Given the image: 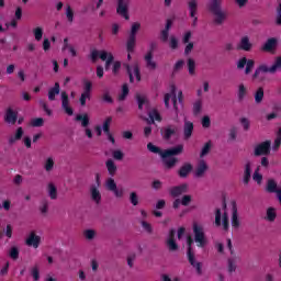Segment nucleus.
Wrapping results in <instances>:
<instances>
[{"mask_svg":"<svg viewBox=\"0 0 281 281\" xmlns=\"http://www.w3.org/2000/svg\"><path fill=\"white\" fill-rule=\"evenodd\" d=\"M229 216H232L231 223L235 228L240 227V220L238 218V209L236 202L224 203L221 209L215 212V225L222 229H229Z\"/></svg>","mask_w":281,"mask_h":281,"instance_id":"1","label":"nucleus"},{"mask_svg":"<svg viewBox=\"0 0 281 281\" xmlns=\"http://www.w3.org/2000/svg\"><path fill=\"white\" fill-rule=\"evenodd\" d=\"M147 148L150 153L160 155L165 166H167L168 168H173V166L177 164V158L175 156L181 155L183 153V145H177L176 147L162 151L161 149H159V147L149 143L147 145Z\"/></svg>","mask_w":281,"mask_h":281,"instance_id":"2","label":"nucleus"},{"mask_svg":"<svg viewBox=\"0 0 281 281\" xmlns=\"http://www.w3.org/2000/svg\"><path fill=\"white\" fill-rule=\"evenodd\" d=\"M183 238H186V243L188 245V251H187L188 260H189L191 267H193V269H195L196 273H199V276H201L203 273V263H201V261H199V259H196V255L194 254V250L192 249V244L194 243V240L192 239V237L190 235H186V228L180 227L178 229V239L183 240Z\"/></svg>","mask_w":281,"mask_h":281,"instance_id":"3","label":"nucleus"},{"mask_svg":"<svg viewBox=\"0 0 281 281\" xmlns=\"http://www.w3.org/2000/svg\"><path fill=\"white\" fill-rule=\"evenodd\" d=\"M90 56L93 63H95L98 58H100L101 60H105L106 71H109V69H111L112 67V74H114V76H117V74H120V69H122V63L113 61V54L106 50H92Z\"/></svg>","mask_w":281,"mask_h":281,"instance_id":"4","label":"nucleus"},{"mask_svg":"<svg viewBox=\"0 0 281 281\" xmlns=\"http://www.w3.org/2000/svg\"><path fill=\"white\" fill-rule=\"evenodd\" d=\"M170 93H166L164 98L166 109H170V100L173 104V110L176 114L179 113V104L182 106L183 104V91L179 90L177 93V86L175 83L169 86Z\"/></svg>","mask_w":281,"mask_h":281,"instance_id":"5","label":"nucleus"},{"mask_svg":"<svg viewBox=\"0 0 281 281\" xmlns=\"http://www.w3.org/2000/svg\"><path fill=\"white\" fill-rule=\"evenodd\" d=\"M193 234L196 247H199L200 249H205L210 244V240H207V236H205V232L203 231V224L194 223Z\"/></svg>","mask_w":281,"mask_h":281,"instance_id":"6","label":"nucleus"},{"mask_svg":"<svg viewBox=\"0 0 281 281\" xmlns=\"http://www.w3.org/2000/svg\"><path fill=\"white\" fill-rule=\"evenodd\" d=\"M210 10L214 16V22L217 25H222L227 20V11L221 8V4L214 2L211 4Z\"/></svg>","mask_w":281,"mask_h":281,"instance_id":"7","label":"nucleus"},{"mask_svg":"<svg viewBox=\"0 0 281 281\" xmlns=\"http://www.w3.org/2000/svg\"><path fill=\"white\" fill-rule=\"evenodd\" d=\"M95 182L97 184L91 186L90 188V194H91V199L94 203H97V205H99L100 201H102V193H100V173L95 175Z\"/></svg>","mask_w":281,"mask_h":281,"instance_id":"8","label":"nucleus"},{"mask_svg":"<svg viewBox=\"0 0 281 281\" xmlns=\"http://www.w3.org/2000/svg\"><path fill=\"white\" fill-rule=\"evenodd\" d=\"M61 52L66 55L69 56L70 58H76L78 56V46L74 45L69 42V38H64V44L61 47Z\"/></svg>","mask_w":281,"mask_h":281,"instance_id":"9","label":"nucleus"},{"mask_svg":"<svg viewBox=\"0 0 281 281\" xmlns=\"http://www.w3.org/2000/svg\"><path fill=\"white\" fill-rule=\"evenodd\" d=\"M256 65V61L254 59H247V57H241L237 60V69H245V74L249 75L251 74L254 67Z\"/></svg>","mask_w":281,"mask_h":281,"instance_id":"10","label":"nucleus"},{"mask_svg":"<svg viewBox=\"0 0 281 281\" xmlns=\"http://www.w3.org/2000/svg\"><path fill=\"white\" fill-rule=\"evenodd\" d=\"M105 188L110 192H113L114 196H116L119 199L124 196V190L117 189V183H115V180L113 178H109L105 181Z\"/></svg>","mask_w":281,"mask_h":281,"instance_id":"11","label":"nucleus"},{"mask_svg":"<svg viewBox=\"0 0 281 281\" xmlns=\"http://www.w3.org/2000/svg\"><path fill=\"white\" fill-rule=\"evenodd\" d=\"M127 74L131 82H139V80H142V75H139V66H137V64L127 66Z\"/></svg>","mask_w":281,"mask_h":281,"instance_id":"12","label":"nucleus"},{"mask_svg":"<svg viewBox=\"0 0 281 281\" xmlns=\"http://www.w3.org/2000/svg\"><path fill=\"white\" fill-rule=\"evenodd\" d=\"M116 12L120 16H123L125 21H128V19H131V15H128V0H119Z\"/></svg>","mask_w":281,"mask_h":281,"instance_id":"13","label":"nucleus"},{"mask_svg":"<svg viewBox=\"0 0 281 281\" xmlns=\"http://www.w3.org/2000/svg\"><path fill=\"white\" fill-rule=\"evenodd\" d=\"M27 247H33V249H38L41 247V237L35 233L31 232L25 239Z\"/></svg>","mask_w":281,"mask_h":281,"instance_id":"14","label":"nucleus"},{"mask_svg":"<svg viewBox=\"0 0 281 281\" xmlns=\"http://www.w3.org/2000/svg\"><path fill=\"white\" fill-rule=\"evenodd\" d=\"M262 74H276V70H273V66L269 67L265 64H261L252 75L254 80H258L262 76Z\"/></svg>","mask_w":281,"mask_h":281,"instance_id":"15","label":"nucleus"},{"mask_svg":"<svg viewBox=\"0 0 281 281\" xmlns=\"http://www.w3.org/2000/svg\"><path fill=\"white\" fill-rule=\"evenodd\" d=\"M198 8H199V2H196V0L189 1V12H190L191 19H193L192 21L193 27H196V23L199 21V18H196Z\"/></svg>","mask_w":281,"mask_h":281,"instance_id":"16","label":"nucleus"},{"mask_svg":"<svg viewBox=\"0 0 281 281\" xmlns=\"http://www.w3.org/2000/svg\"><path fill=\"white\" fill-rule=\"evenodd\" d=\"M237 47L243 52H251L254 44L251 43V40H249V36L245 35L240 38Z\"/></svg>","mask_w":281,"mask_h":281,"instance_id":"17","label":"nucleus"},{"mask_svg":"<svg viewBox=\"0 0 281 281\" xmlns=\"http://www.w3.org/2000/svg\"><path fill=\"white\" fill-rule=\"evenodd\" d=\"M136 100L138 103V109L140 111H148L150 109V103L148 102V98L144 93H137L136 94Z\"/></svg>","mask_w":281,"mask_h":281,"instance_id":"18","label":"nucleus"},{"mask_svg":"<svg viewBox=\"0 0 281 281\" xmlns=\"http://www.w3.org/2000/svg\"><path fill=\"white\" fill-rule=\"evenodd\" d=\"M276 47H278V38L271 37L268 38L267 42L261 46V49L262 52L273 54V52H276Z\"/></svg>","mask_w":281,"mask_h":281,"instance_id":"19","label":"nucleus"},{"mask_svg":"<svg viewBox=\"0 0 281 281\" xmlns=\"http://www.w3.org/2000/svg\"><path fill=\"white\" fill-rule=\"evenodd\" d=\"M271 148V142L266 140L255 148V155H269V150Z\"/></svg>","mask_w":281,"mask_h":281,"instance_id":"20","label":"nucleus"},{"mask_svg":"<svg viewBox=\"0 0 281 281\" xmlns=\"http://www.w3.org/2000/svg\"><path fill=\"white\" fill-rule=\"evenodd\" d=\"M189 190V187L187 183H183V184H180V186H177V187H173L169 190L171 196H181V194H186V192H188Z\"/></svg>","mask_w":281,"mask_h":281,"instance_id":"21","label":"nucleus"},{"mask_svg":"<svg viewBox=\"0 0 281 281\" xmlns=\"http://www.w3.org/2000/svg\"><path fill=\"white\" fill-rule=\"evenodd\" d=\"M111 122H113V117L109 116L105 119V121L103 122V132L105 133V135L108 136V139L112 143L115 144V138L113 137V135L111 134V132L109 131L110 126H111Z\"/></svg>","mask_w":281,"mask_h":281,"instance_id":"22","label":"nucleus"},{"mask_svg":"<svg viewBox=\"0 0 281 281\" xmlns=\"http://www.w3.org/2000/svg\"><path fill=\"white\" fill-rule=\"evenodd\" d=\"M61 106L67 115H74V110L69 106V97L67 92H61Z\"/></svg>","mask_w":281,"mask_h":281,"instance_id":"23","label":"nucleus"},{"mask_svg":"<svg viewBox=\"0 0 281 281\" xmlns=\"http://www.w3.org/2000/svg\"><path fill=\"white\" fill-rule=\"evenodd\" d=\"M190 203H192V195H183L181 199H177L176 201H173V207L175 210H179L181 205H184V207H187V205H189Z\"/></svg>","mask_w":281,"mask_h":281,"instance_id":"24","label":"nucleus"},{"mask_svg":"<svg viewBox=\"0 0 281 281\" xmlns=\"http://www.w3.org/2000/svg\"><path fill=\"white\" fill-rule=\"evenodd\" d=\"M193 131H194V124L190 121H184V127H183L184 139H190L192 137Z\"/></svg>","mask_w":281,"mask_h":281,"instance_id":"25","label":"nucleus"},{"mask_svg":"<svg viewBox=\"0 0 281 281\" xmlns=\"http://www.w3.org/2000/svg\"><path fill=\"white\" fill-rule=\"evenodd\" d=\"M172 23H175V19H168L165 30H162L160 33V38L164 43H166V41H168V32H170V27H172Z\"/></svg>","mask_w":281,"mask_h":281,"instance_id":"26","label":"nucleus"},{"mask_svg":"<svg viewBox=\"0 0 281 281\" xmlns=\"http://www.w3.org/2000/svg\"><path fill=\"white\" fill-rule=\"evenodd\" d=\"M55 166L56 159L53 156L46 157V159L44 160V170H46V172H52Z\"/></svg>","mask_w":281,"mask_h":281,"instance_id":"27","label":"nucleus"},{"mask_svg":"<svg viewBox=\"0 0 281 281\" xmlns=\"http://www.w3.org/2000/svg\"><path fill=\"white\" fill-rule=\"evenodd\" d=\"M205 172H207V162H205V160H200L195 170V177H203Z\"/></svg>","mask_w":281,"mask_h":281,"instance_id":"28","label":"nucleus"},{"mask_svg":"<svg viewBox=\"0 0 281 281\" xmlns=\"http://www.w3.org/2000/svg\"><path fill=\"white\" fill-rule=\"evenodd\" d=\"M47 192H48V196L53 201L58 199V188H56V184H54V182H50L47 184Z\"/></svg>","mask_w":281,"mask_h":281,"instance_id":"29","label":"nucleus"},{"mask_svg":"<svg viewBox=\"0 0 281 281\" xmlns=\"http://www.w3.org/2000/svg\"><path fill=\"white\" fill-rule=\"evenodd\" d=\"M255 166L254 161H249L245 166L244 171V183H249V179H251V168Z\"/></svg>","mask_w":281,"mask_h":281,"instance_id":"30","label":"nucleus"},{"mask_svg":"<svg viewBox=\"0 0 281 281\" xmlns=\"http://www.w3.org/2000/svg\"><path fill=\"white\" fill-rule=\"evenodd\" d=\"M5 122L9 124H14L16 122V111L12 110V108L7 110Z\"/></svg>","mask_w":281,"mask_h":281,"instance_id":"31","label":"nucleus"},{"mask_svg":"<svg viewBox=\"0 0 281 281\" xmlns=\"http://www.w3.org/2000/svg\"><path fill=\"white\" fill-rule=\"evenodd\" d=\"M23 127H19L14 135L9 137V144H16V142H19V139H21V137H23Z\"/></svg>","mask_w":281,"mask_h":281,"instance_id":"32","label":"nucleus"},{"mask_svg":"<svg viewBox=\"0 0 281 281\" xmlns=\"http://www.w3.org/2000/svg\"><path fill=\"white\" fill-rule=\"evenodd\" d=\"M136 42H137V37L130 35V37L127 38V42H126V49H127L128 54L135 52Z\"/></svg>","mask_w":281,"mask_h":281,"instance_id":"33","label":"nucleus"},{"mask_svg":"<svg viewBox=\"0 0 281 281\" xmlns=\"http://www.w3.org/2000/svg\"><path fill=\"white\" fill-rule=\"evenodd\" d=\"M187 67L190 76H196V61H194V59L189 58Z\"/></svg>","mask_w":281,"mask_h":281,"instance_id":"34","label":"nucleus"},{"mask_svg":"<svg viewBox=\"0 0 281 281\" xmlns=\"http://www.w3.org/2000/svg\"><path fill=\"white\" fill-rule=\"evenodd\" d=\"M167 245L171 251H177V243L175 241V231H171L167 239Z\"/></svg>","mask_w":281,"mask_h":281,"instance_id":"35","label":"nucleus"},{"mask_svg":"<svg viewBox=\"0 0 281 281\" xmlns=\"http://www.w3.org/2000/svg\"><path fill=\"white\" fill-rule=\"evenodd\" d=\"M76 121L80 122L83 128H87L89 126V114H78Z\"/></svg>","mask_w":281,"mask_h":281,"instance_id":"36","label":"nucleus"},{"mask_svg":"<svg viewBox=\"0 0 281 281\" xmlns=\"http://www.w3.org/2000/svg\"><path fill=\"white\" fill-rule=\"evenodd\" d=\"M245 95H247V87L245 83H239L237 87V98L239 100H245Z\"/></svg>","mask_w":281,"mask_h":281,"instance_id":"37","label":"nucleus"},{"mask_svg":"<svg viewBox=\"0 0 281 281\" xmlns=\"http://www.w3.org/2000/svg\"><path fill=\"white\" fill-rule=\"evenodd\" d=\"M145 60L148 69H155L157 67V63L153 60V52H149L145 55Z\"/></svg>","mask_w":281,"mask_h":281,"instance_id":"38","label":"nucleus"},{"mask_svg":"<svg viewBox=\"0 0 281 281\" xmlns=\"http://www.w3.org/2000/svg\"><path fill=\"white\" fill-rule=\"evenodd\" d=\"M58 93H60V85L55 83L54 88H52L48 91V99L49 100H56V95H58Z\"/></svg>","mask_w":281,"mask_h":281,"instance_id":"39","label":"nucleus"},{"mask_svg":"<svg viewBox=\"0 0 281 281\" xmlns=\"http://www.w3.org/2000/svg\"><path fill=\"white\" fill-rule=\"evenodd\" d=\"M190 172H192V165L184 164L179 170V176L187 177L188 175H190Z\"/></svg>","mask_w":281,"mask_h":281,"instance_id":"40","label":"nucleus"},{"mask_svg":"<svg viewBox=\"0 0 281 281\" xmlns=\"http://www.w3.org/2000/svg\"><path fill=\"white\" fill-rule=\"evenodd\" d=\"M175 133H177V127L175 126H168L164 130L162 135L166 139H170V137H172V135H175Z\"/></svg>","mask_w":281,"mask_h":281,"instance_id":"41","label":"nucleus"},{"mask_svg":"<svg viewBox=\"0 0 281 281\" xmlns=\"http://www.w3.org/2000/svg\"><path fill=\"white\" fill-rule=\"evenodd\" d=\"M105 166H106L109 175H111V176L115 175V172L117 171V166H115V161H113L111 159L105 162Z\"/></svg>","mask_w":281,"mask_h":281,"instance_id":"42","label":"nucleus"},{"mask_svg":"<svg viewBox=\"0 0 281 281\" xmlns=\"http://www.w3.org/2000/svg\"><path fill=\"white\" fill-rule=\"evenodd\" d=\"M252 180L258 184L262 186V173H260V166L257 167L252 175Z\"/></svg>","mask_w":281,"mask_h":281,"instance_id":"43","label":"nucleus"},{"mask_svg":"<svg viewBox=\"0 0 281 281\" xmlns=\"http://www.w3.org/2000/svg\"><path fill=\"white\" fill-rule=\"evenodd\" d=\"M150 122H161V114L157 110H150L148 112Z\"/></svg>","mask_w":281,"mask_h":281,"instance_id":"44","label":"nucleus"},{"mask_svg":"<svg viewBox=\"0 0 281 281\" xmlns=\"http://www.w3.org/2000/svg\"><path fill=\"white\" fill-rule=\"evenodd\" d=\"M210 150H212V142H207L203 145L201 153H200V157H206V155H210Z\"/></svg>","mask_w":281,"mask_h":281,"instance_id":"45","label":"nucleus"},{"mask_svg":"<svg viewBox=\"0 0 281 281\" xmlns=\"http://www.w3.org/2000/svg\"><path fill=\"white\" fill-rule=\"evenodd\" d=\"M265 98V89L258 88L257 91L255 92V102L257 104H260Z\"/></svg>","mask_w":281,"mask_h":281,"instance_id":"46","label":"nucleus"},{"mask_svg":"<svg viewBox=\"0 0 281 281\" xmlns=\"http://www.w3.org/2000/svg\"><path fill=\"white\" fill-rule=\"evenodd\" d=\"M33 36L35 41H42L43 40V27L37 26L33 29Z\"/></svg>","mask_w":281,"mask_h":281,"instance_id":"47","label":"nucleus"},{"mask_svg":"<svg viewBox=\"0 0 281 281\" xmlns=\"http://www.w3.org/2000/svg\"><path fill=\"white\" fill-rule=\"evenodd\" d=\"M203 111V100L199 99L193 103V113L199 114Z\"/></svg>","mask_w":281,"mask_h":281,"instance_id":"48","label":"nucleus"},{"mask_svg":"<svg viewBox=\"0 0 281 281\" xmlns=\"http://www.w3.org/2000/svg\"><path fill=\"white\" fill-rule=\"evenodd\" d=\"M280 144H281V127L278 130L276 134V139L272 146L273 150H278L280 148Z\"/></svg>","mask_w":281,"mask_h":281,"instance_id":"49","label":"nucleus"},{"mask_svg":"<svg viewBox=\"0 0 281 281\" xmlns=\"http://www.w3.org/2000/svg\"><path fill=\"white\" fill-rule=\"evenodd\" d=\"M142 29V24L139 22H134L131 27V34L130 36H137V32Z\"/></svg>","mask_w":281,"mask_h":281,"instance_id":"50","label":"nucleus"},{"mask_svg":"<svg viewBox=\"0 0 281 281\" xmlns=\"http://www.w3.org/2000/svg\"><path fill=\"white\" fill-rule=\"evenodd\" d=\"M9 256L12 258V260H19V247L12 246L9 249Z\"/></svg>","mask_w":281,"mask_h":281,"instance_id":"51","label":"nucleus"},{"mask_svg":"<svg viewBox=\"0 0 281 281\" xmlns=\"http://www.w3.org/2000/svg\"><path fill=\"white\" fill-rule=\"evenodd\" d=\"M98 233H95L94 229H86L83 232V236L87 240H93V238H95Z\"/></svg>","mask_w":281,"mask_h":281,"instance_id":"52","label":"nucleus"},{"mask_svg":"<svg viewBox=\"0 0 281 281\" xmlns=\"http://www.w3.org/2000/svg\"><path fill=\"white\" fill-rule=\"evenodd\" d=\"M203 91H204V93H207V91H210V82L204 81L202 83V87L200 89H198L199 98H201V95H203Z\"/></svg>","mask_w":281,"mask_h":281,"instance_id":"53","label":"nucleus"},{"mask_svg":"<svg viewBox=\"0 0 281 281\" xmlns=\"http://www.w3.org/2000/svg\"><path fill=\"white\" fill-rule=\"evenodd\" d=\"M276 216H278V213L276 212V209L269 207L267 210V220L268 221H276Z\"/></svg>","mask_w":281,"mask_h":281,"instance_id":"54","label":"nucleus"},{"mask_svg":"<svg viewBox=\"0 0 281 281\" xmlns=\"http://www.w3.org/2000/svg\"><path fill=\"white\" fill-rule=\"evenodd\" d=\"M112 157L116 159V161H122L124 159V153L120 149L113 150Z\"/></svg>","mask_w":281,"mask_h":281,"instance_id":"55","label":"nucleus"},{"mask_svg":"<svg viewBox=\"0 0 281 281\" xmlns=\"http://www.w3.org/2000/svg\"><path fill=\"white\" fill-rule=\"evenodd\" d=\"M44 123L45 121L42 117L32 119L30 122L31 126H35V127L43 126Z\"/></svg>","mask_w":281,"mask_h":281,"instance_id":"56","label":"nucleus"},{"mask_svg":"<svg viewBox=\"0 0 281 281\" xmlns=\"http://www.w3.org/2000/svg\"><path fill=\"white\" fill-rule=\"evenodd\" d=\"M126 95H128V86L124 85L122 87V93L119 97V100H126Z\"/></svg>","mask_w":281,"mask_h":281,"instance_id":"57","label":"nucleus"},{"mask_svg":"<svg viewBox=\"0 0 281 281\" xmlns=\"http://www.w3.org/2000/svg\"><path fill=\"white\" fill-rule=\"evenodd\" d=\"M130 201H131L132 205H138V203H139V198L137 196V193L132 192V193L130 194Z\"/></svg>","mask_w":281,"mask_h":281,"instance_id":"58","label":"nucleus"},{"mask_svg":"<svg viewBox=\"0 0 281 281\" xmlns=\"http://www.w3.org/2000/svg\"><path fill=\"white\" fill-rule=\"evenodd\" d=\"M12 205V202L10 200L2 201V204H0V210H5V212L10 211V207Z\"/></svg>","mask_w":281,"mask_h":281,"instance_id":"59","label":"nucleus"},{"mask_svg":"<svg viewBox=\"0 0 281 281\" xmlns=\"http://www.w3.org/2000/svg\"><path fill=\"white\" fill-rule=\"evenodd\" d=\"M66 16L69 23L74 22V10H71V7L66 8Z\"/></svg>","mask_w":281,"mask_h":281,"instance_id":"60","label":"nucleus"},{"mask_svg":"<svg viewBox=\"0 0 281 281\" xmlns=\"http://www.w3.org/2000/svg\"><path fill=\"white\" fill-rule=\"evenodd\" d=\"M92 87H93V83H92L91 81L85 80V81H83V89H85V92H83V93H90Z\"/></svg>","mask_w":281,"mask_h":281,"instance_id":"61","label":"nucleus"},{"mask_svg":"<svg viewBox=\"0 0 281 281\" xmlns=\"http://www.w3.org/2000/svg\"><path fill=\"white\" fill-rule=\"evenodd\" d=\"M240 124H241L244 131H249V126H250L249 119H247V117H241V119H240Z\"/></svg>","mask_w":281,"mask_h":281,"instance_id":"62","label":"nucleus"},{"mask_svg":"<svg viewBox=\"0 0 281 281\" xmlns=\"http://www.w3.org/2000/svg\"><path fill=\"white\" fill-rule=\"evenodd\" d=\"M178 45H179V41H177V37L171 36L169 38V47H171V49H177Z\"/></svg>","mask_w":281,"mask_h":281,"instance_id":"63","label":"nucleus"},{"mask_svg":"<svg viewBox=\"0 0 281 281\" xmlns=\"http://www.w3.org/2000/svg\"><path fill=\"white\" fill-rule=\"evenodd\" d=\"M278 69H281V57H277L274 64L272 65V71L276 72Z\"/></svg>","mask_w":281,"mask_h":281,"instance_id":"64","label":"nucleus"}]
</instances>
